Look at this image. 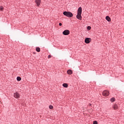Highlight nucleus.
Segmentation results:
<instances>
[{
    "label": "nucleus",
    "instance_id": "nucleus-10",
    "mask_svg": "<svg viewBox=\"0 0 124 124\" xmlns=\"http://www.w3.org/2000/svg\"><path fill=\"white\" fill-rule=\"evenodd\" d=\"M67 74H69V75H71L72 74V70H68L67 71Z\"/></svg>",
    "mask_w": 124,
    "mask_h": 124
},
{
    "label": "nucleus",
    "instance_id": "nucleus-13",
    "mask_svg": "<svg viewBox=\"0 0 124 124\" xmlns=\"http://www.w3.org/2000/svg\"><path fill=\"white\" fill-rule=\"evenodd\" d=\"M16 80L17 81H20V80H22V78L20 77H17V78H16Z\"/></svg>",
    "mask_w": 124,
    "mask_h": 124
},
{
    "label": "nucleus",
    "instance_id": "nucleus-20",
    "mask_svg": "<svg viewBox=\"0 0 124 124\" xmlns=\"http://www.w3.org/2000/svg\"><path fill=\"white\" fill-rule=\"evenodd\" d=\"M3 9V8H0V9L1 10H2Z\"/></svg>",
    "mask_w": 124,
    "mask_h": 124
},
{
    "label": "nucleus",
    "instance_id": "nucleus-18",
    "mask_svg": "<svg viewBox=\"0 0 124 124\" xmlns=\"http://www.w3.org/2000/svg\"><path fill=\"white\" fill-rule=\"evenodd\" d=\"M87 29H88V30H91V27L88 26V27H87Z\"/></svg>",
    "mask_w": 124,
    "mask_h": 124
},
{
    "label": "nucleus",
    "instance_id": "nucleus-2",
    "mask_svg": "<svg viewBox=\"0 0 124 124\" xmlns=\"http://www.w3.org/2000/svg\"><path fill=\"white\" fill-rule=\"evenodd\" d=\"M63 14L65 16H66L67 17H69L70 18H71V17H73V14H72V13L70 12L65 11L63 13Z\"/></svg>",
    "mask_w": 124,
    "mask_h": 124
},
{
    "label": "nucleus",
    "instance_id": "nucleus-12",
    "mask_svg": "<svg viewBox=\"0 0 124 124\" xmlns=\"http://www.w3.org/2000/svg\"><path fill=\"white\" fill-rule=\"evenodd\" d=\"M116 100V99H115V97H112L110 99V102H114Z\"/></svg>",
    "mask_w": 124,
    "mask_h": 124
},
{
    "label": "nucleus",
    "instance_id": "nucleus-17",
    "mask_svg": "<svg viewBox=\"0 0 124 124\" xmlns=\"http://www.w3.org/2000/svg\"><path fill=\"white\" fill-rule=\"evenodd\" d=\"M51 58H52V56L51 55H48V59H51Z\"/></svg>",
    "mask_w": 124,
    "mask_h": 124
},
{
    "label": "nucleus",
    "instance_id": "nucleus-14",
    "mask_svg": "<svg viewBox=\"0 0 124 124\" xmlns=\"http://www.w3.org/2000/svg\"><path fill=\"white\" fill-rule=\"evenodd\" d=\"M36 50L37 51V52H40V48L36 47Z\"/></svg>",
    "mask_w": 124,
    "mask_h": 124
},
{
    "label": "nucleus",
    "instance_id": "nucleus-8",
    "mask_svg": "<svg viewBox=\"0 0 124 124\" xmlns=\"http://www.w3.org/2000/svg\"><path fill=\"white\" fill-rule=\"evenodd\" d=\"M112 108H113L114 110H117L119 108V107L117 104H115L112 106Z\"/></svg>",
    "mask_w": 124,
    "mask_h": 124
},
{
    "label": "nucleus",
    "instance_id": "nucleus-6",
    "mask_svg": "<svg viewBox=\"0 0 124 124\" xmlns=\"http://www.w3.org/2000/svg\"><path fill=\"white\" fill-rule=\"evenodd\" d=\"M91 40H92V39L90 38H85V43H86V44H89V43H90V42H91Z\"/></svg>",
    "mask_w": 124,
    "mask_h": 124
},
{
    "label": "nucleus",
    "instance_id": "nucleus-3",
    "mask_svg": "<svg viewBox=\"0 0 124 124\" xmlns=\"http://www.w3.org/2000/svg\"><path fill=\"white\" fill-rule=\"evenodd\" d=\"M103 95H104V96H108V95H109V92L107 90L103 91Z\"/></svg>",
    "mask_w": 124,
    "mask_h": 124
},
{
    "label": "nucleus",
    "instance_id": "nucleus-15",
    "mask_svg": "<svg viewBox=\"0 0 124 124\" xmlns=\"http://www.w3.org/2000/svg\"><path fill=\"white\" fill-rule=\"evenodd\" d=\"M49 109H53L54 108V107H53V106L50 105L49 106Z\"/></svg>",
    "mask_w": 124,
    "mask_h": 124
},
{
    "label": "nucleus",
    "instance_id": "nucleus-5",
    "mask_svg": "<svg viewBox=\"0 0 124 124\" xmlns=\"http://www.w3.org/2000/svg\"><path fill=\"white\" fill-rule=\"evenodd\" d=\"M14 97L15 98H20V94L18 93H14Z\"/></svg>",
    "mask_w": 124,
    "mask_h": 124
},
{
    "label": "nucleus",
    "instance_id": "nucleus-1",
    "mask_svg": "<svg viewBox=\"0 0 124 124\" xmlns=\"http://www.w3.org/2000/svg\"><path fill=\"white\" fill-rule=\"evenodd\" d=\"M82 8L79 7L78 9V14L77 15V18L78 20H82Z\"/></svg>",
    "mask_w": 124,
    "mask_h": 124
},
{
    "label": "nucleus",
    "instance_id": "nucleus-9",
    "mask_svg": "<svg viewBox=\"0 0 124 124\" xmlns=\"http://www.w3.org/2000/svg\"><path fill=\"white\" fill-rule=\"evenodd\" d=\"M106 19L107 21H108V22H111V18L109 16H107L106 17Z\"/></svg>",
    "mask_w": 124,
    "mask_h": 124
},
{
    "label": "nucleus",
    "instance_id": "nucleus-7",
    "mask_svg": "<svg viewBox=\"0 0 124 124\" xmlns=\"http://www.w3.org/2000/svg\"><path fill=\"white\" fill-rule=\"evenodd\" d=\"M35 3L37 4V6H39L41 3V0H35Z\"/></svg>",
    "mask_w": 124,
    "mask_h": 124
},
{
    "label": "nucleus",
    "instance_id": "nucleus-19",
    "mask_svg": "<svg viewBox=\"0 0 124 124\" xmlns=\"http://www.w3.org/2000/svg\"><path fill=\"white\" fill-rule=\"evenodd\" d=\"M62 24L61 23H59V26H62Z\"/></svg>",
    "mask_w": 124,
    "mask_h": 124
},
{
    "label": "nucleus",
    "instance_id": "nucleus-4",
    "mask_svg": "<svg viewBox=\"0 0 124 124\" xmlns=\"http://www.w3.org/2000/svg\"><path fill=\"white\" fill-rule=\"evenodd\" d=\"M62 33L64 35H68L70 33V31L69 30H66L63 31Z\"/></svg>",
    "mask_w": 124,
    "mask_h": 124
},
{
    "label": "nucleus",
    "instance_id": "nucleus-11",
    "mask_svg": "<svg viewBox=\"0 0 124 124\" xmlns=\"http://www.w3.org/2000/svg\"><path fill=\"white\" fill-rule=\"evenodd\" d=\"M63 87H64V88H67V87H68V84H67V83H63L62 84Z\"/></svg>",
    "mask_w": 124,
    "mask_h": 124
},
{
    "label": "nucleus",
    "instance_id": "nucleus-16",
    "mask_svg": "<svg viewBox=\"0 0 124 124\" xmlns=\"http://www.w3.org/2000/svg\"><path fill=\"white\" fill-rule=\"evenodd\" d=\"M93 124H97V121H93Z\"/></svg>",
    "mask_w": 124,
    "mask_h": 124
}]
</instances>
